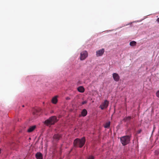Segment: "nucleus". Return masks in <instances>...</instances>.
I'll list each match as a JSON object with an SVG mask.
<instances>
[{"instance_id": "obj_1", "label": "nucleus", "mask_w": 159, "mask_h": 159, "mask_svg": "<svg viewBox=\"0 0 159 159\" xmlns=\"http://www.w3.org/2000/svg\"><path fill=\"white\" fill-rule=\"evenodd\" d=\"M85 142V139L84 137L82 138L81 139H76L74 141V145L75 147L79 146L82 148Z\"/></svg>"}, {"instance_id": "obj_2", "label": "nucleus", "mask_w": 159, "mask_h": 159, "mask_svg": "<svg viewBox=\"0 0 159 159\" xmlns=\"http://www.w3.org/2000/svg\"><path fill=\"white\" fill-rule=\"evenodd\" d=\"M130 136L126 135L120 138V142L123 145H126L129 143L130 140Z\"/></svg>"}, {"instance_id": "obj_3", "label": "nucleus", "mask_w": 159, "mask_h": 159, "mask_svg": "<svg viewBox=\"0 0 159 159\" xmlns=\"http://www.w3.org/2000/svg\"><path fill=\"white\" fill-rule=\"evenodd\" d=\"M57 121V117L56 116H52L44 121V124L48 125L54 124Z\"/></svg>"}, {"instance_id": "obj_4", "label": "nucleus", "mask_w": 159, "mask_h": 159, "mask_svg": "<svg viewBox=\"0 0 159 159\" xmlns=\"http://www.w3.org/2000/svg\"><path fill=\"white\" fill-rule=\"evenodd\" d=\"M88 56V53L86 51L81 52L80 53V58L81 60H85Z\"/></svg>"}, {"instance_id": "obj_5", "label": "nucleus", "mask_w": 159, "mask_h": 159, "mask_svg": "<svg viewBox=\"0 0 159 159\" xmlns=\"http://www.w3.org/2000/svg\"><path fill=\"white\" fill-rule=\"evenodd\" d=\"M108 102L107 100H106L104 102H103L101 105H100L99 107L101 109L103 110L107 107L108 105Z\"/></svg>"}, {"instance_id": "obj_6", "label": "nucleus", "mask_w": 159, "mask_h": 159, "mask_svg": "<svg viewBox=\"0 0 159 159\" xmlns=\"http://www.w3.org/2000/svg\"><path fill=\"white\" fill-rule=\"evenodd\" d=\"M104 52V49L102 48L101 49L97 51L96 52V55L97 57L102 56Z\"/></svg>"}, {"instance_id": "obj_7", "label": "nucleus", "mask_w": 159, "mask_h": 159, "mask_svg": "<svg viewBox=\"0 0 159 159\" xmlns=\"http://www.w3.org/2000/svg\"><path fill=\"white\" fill-rule=\"evenodd\" d=\"M112 76L114 80L116 81H118L120 79V76L118 74L116 73H113L112 74Z\"/></svg>"}, {"instance_id": "obj_8", "label": "nucleus", "mask_w": 159, "mask_h": 159, "mask_svg": "<svg viewBox=\"0 0 159 159\" xmlns=\"http://www.w3.org/2000/svg\"><path fill=\"white\" fill-rule=\"evenodd\" d=\"M35 157L37 159H43V158L42 154L40 152H38L36 154Z\"/></svg>"}, {"instance_id": "obj_9", "label": "nucleus", "mask_w": 159, "mask_h": 159, "mask_svg": "<svg viewBox=\"0 0 159 159\" xmlns=\"http://www.w3.org/2000/svg\"><path fill=\"white\" fill-rule=\"evenodd\" d=\"M36 128V126L34 125L30 126L29 127L27 130V132L29 133H30L32 132Z\"/></svg>"}, {"instance_id": "obj_10", "label": "nucleus", "mask_w": 159, "mask_h": 159, "mask_svg": "<svg viewBox=\"0 0 159 159\" xmlns=\"http://www.w3.org/2000/svg\"><path fill=\"white\" fill-rule=\"evenodd\" d=\"M58 96H56L52 98V102L53 104H56L57 102V98Z\"/></svg>"}, {"instance_id": "obj_11", "label": "nucleus", "mask_w": 159, "mask_h": 159, "mask_svg": "<svg viewBox=\"0 0 159 159\" xmlns=\"http://www.w3.org/2000/svg\"><path fill=\"white\" fill-rule=\"evenodd\" d=\"M78 91L80 93H83L84 91V88L82 86H80L77 88Z\"/></svg>"}, {"instance_id": "obj_12", "label": "nucleus", "mask_w": 159, "mask_h": 159, "mask_svg": "<svg viewBox=\"0 0 159 159\" xmlns=\"http://www.w3.org/2000/svg\"><path fill=\"white\" fill-rule=\"evenodd\" d=\"M60 137L61 136L60 135L58 134H55L53 136V138L56 141H57L60 139Z\"/></svg>"}, {"instance_id": "obj_13", "label": "nucleus", "mask_w": 159, "mask_h": 159, "mask_svg": "<svg viewBox=\"0 0 159 159\" xmlns=\"http://www.w3.org/2000/svg\"><path fill=\"white\" fill-rule=\"evenodd\" d=\"M87 110L85 109H84L81 112V115L82 116H85L87 115Z\"/></svg>"}, {"instance_id": "obj_14", "label": "nucleus", "mask_w": 159, "mask_h": 159, "mask_svg": "<svg viewBox=\"0 0 159 159\" xmlns=\"http://www.w3.org/2000/svg\"><path fill=\"white\" fill-rule=\"evenodd\" d=\"M131 118V117L130 116L126 117L123 119V121L124 122L129 121L130 120Z\"/></svg>"}, {"instance_id": "obj_15", "label": "nucleus", "mask_w": 159, "mask_h": 159, "mask_svg": "<svg viewBox=\"0 0 159 159\" xmlns=\"http://www.w3.org/2000/svg\"><path fill=\"white\" fill-rule=\"evenodd\" d=\"M110 125V122H107L104 125V127L105 128H108L109 127Z\"/></svg>"}, {"instance_id": "obj_16", "label": "nucleus", "mask_w": 159, "mask_h": 159, "mask_svg": "<svg viewBox=\"0 0 159 159\" xmlns=\"http://www.w3.org/2000/svg\"><path fill=\"white\" fill-rule=\"evenodd\" d=\"M130 45L131 46H134L136 45V42L134 41H132L130 43Z\"/></svg>"}, {"instance_id": "obj_17", "label": "nucleus", "mask_w": 159, "mask_h": 159, "mask_svg": "<svg viewBox=\"0 0 159 159\" xmlns=\"http://www.w3.org/2000/svg\"><path fill=\"white\" fill-rule=\"evenodd\" d=\"M87 159H94V157L93 156H89L87 157Z\"/></svg>"}, {"instance_id": "obj_18", "label": "nucleus", "mask_w": 159, "mask_h": 159, "mask_svg": "<svg viewBox=\"0 0 159 159\" xmlns=\"http://www.w3.org/2000/svg\"><path fill=\"white\" fill-rule=\"evenodd\" d=\"M156 95L157 97L159 98V90L156 93Z\"/></svg>"}, {"instance_id": "obj_19", "label": "nucleus", "mask_w": 159, "mask_h": 159, "mask_svg": "<svg viewBox=\"0 0 159 159\" xmlns=\"http://www.w3.org/2000/svg\"><path fill=\"white\" fill-rule=\"evenodd\" d=\"M87 103V101H84L82 102V104L83 105V104L86 103Z\"/></svg>"}, {"instance_id": "obj_20", "label": "nucleus", "mask_w": 159, "mask_h": 159, "mask_svg": "<svg viewBox=\"0 0 159 159\" xmlns=\"http://www.w3.org/2000/svg\"><path fill=\"white\" fill-rule=\"evenodd\" d=\"M141 131H142L141 129L137 131V133L138 134H139V133H140L141 132Z\"/></svg>"}, {"instance_id": "obj_21", "label": "nucleus", "mask_w": 159, "mask_h": 159, "mask_svg": "<svg viewBox=\"0 0 159 159\" xmlns=\"http://www.w3.org/2000/svg\"><path fill=\"white\" fill-rule=\"evenodd\" d=\"M40 110L41 109H39L38 110L37 109H36V111L37 112H39V111H40Z\"/></svg>"}, {"instance_id": "obj_22", "label": "nucleus", "mask_w": 159, "mask_h": 159, "mask_svg": "<svg viewBox=\"0 0 159 159\" xmlns=\"http://www.w3.org/2000/svg\"><path fill=\"white\" fill-rule=\"evenodd\" d=\"M157 22L159 23V18H158L157 19Z\"/></svg>"}, {"instance_id": "obj_23", "label": "nucleus", "mask_w": 159, "mask_h": 159, "mask_svg": "<svg viewBox=\"0 0 159 159\" xmlns=\"http://www.w3.org/2000/svg\"><path fill=\"white\" fill-rule=\"evenodd\" d=\"M66 99V100H69L70 99V98L69 97H67Z\"/></svg>"}, {"instance_id": "obj_24", "label": "nucleus", "mask_w": 159, "mask_h": 159, "mask_svg": "<svg viewBox=\"0 0 159 159\" xmlns=\"http://www.w3.org/2000/svg\"><path fill=\"white\" fill-rule=\"evenodd\" d=\"M22 107H24V105H22Z\"/></svg>"}, {"instance_id": "obj_25", "label": "nucleus", "mask_w": 159, "mask_h": 159, "mask_svg": "<svg viewBox=\"0 0 159 159\" xmlns=\"http://www.w3.org/2000/svg\"><path fill=\"white\" fill-rule=\"evenodd\" d=\"M13 146V144H12L11 145V146Z\"/></svg>"}]
</instances>
